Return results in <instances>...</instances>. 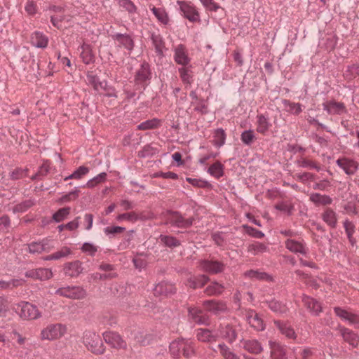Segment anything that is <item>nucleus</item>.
Returning a JSON list of instances; mask_svg holds the SVG:
<instances>
[{
    "instance_id": "21",
    "label": "nucleus",
    "mask_w": 359,
    "mask_h": 359,
    "mask_svg": "<svg viewBox=\"0 0 359 359\" xmlns=\"http://www.w3.org/2000/svg\"><path fill=\"white\" fill-rule=\"evenodd\" d=\"M48 38L42 33L35 32L31 36V43L38 48H45L48 45Z\"/></svg>"
},
{
    "instance_id": "37",
    "label": "nucleus",
    "mask_w": 359,
    "mask_h": 359,
    "mask_svg": "<svg viewBox=\"0 0 359 359\" xmlns=\"http://www.w3.org/2000/svg\"><path fill=\"white\" fill-rule=\"evenodd\" d=\"M323 220L330 226L335 227L337 218L335 212L330 208H327L323 214Z\"/></svg>"
},
{
    "instance_id": "57",
    "label": "nucleus",
    "mask_w": 359,
    "mask_h": 359,
    "mask_svg": "<svg viewBox=\"0 0 359 359\" xmlns=\"http://www.w3.org/2000/svg\"><path fill=\"white\" fill-rule=\"evenodd\" d=\"M81 250L83 252L93 256L97 251V247L91 243H85L82 245Z\"/></svg>"
},
{
    "instance_id": "6",
    "label": "nucleus",
    "mask_w": 359,
    "mask_h": 359,
    "mask_svg": "<svg viewBox=\"0 0 359 359\" xmlns=\"http://www.w3.org/2000/svg\"><path fill=\"white\" fill-rule=\"evenodd\" d=\"M103 339L105 342L114 348H125L126 343L121 337L116 332L107 331L103 333Z\"/></svg>"
},
{
    "instance_id": "54",
    "label": "nucleus",
    "mask_w": 359,
    "mask_h": 359,
    "mask_svg": "<svg viewBox=\"0 0 359 359\" xmlns=\"http://www.w3.org/2000/svg\"><path fill=\"white\" fill-rule=\"evenodd\" d=\"M161 241L168 247H176L180 245L179 241L173 237L171 236H161Z\"/></svg>"
},
{
    "instance_id": "63",
    "label": "nucleus",
    "mask_w": 359,
    "mask_h": 359,
    "mask_svg": "<svg viewBox=\"0 0 359 359\" xmlns=\"http://www.w3.org/2000/svg\"><path fill=\"white\" fill-rule=\"evenodd\" d=\"M79 217L75 218L73 221L65 224L66 229L69 231H74L79 226Z\"/></svg>"
},
{
    "instance_id": "58",
    "label": "nucleus",
    "mask_w": 359,
    "mask_h": 359,
    "mask_svg": "<svg viewBox=\"0 0 359 359\" xmlns=\"http://www.w3.org/2000/svg\"><path fill=\"white\" fill-rule=\"evenodd\" d=\"M23 283V280H12L10 282L6 281H0V287L1 288H7L10 287H18V285H21Z\"/></svg>"
},
{
    "instance_id": "7",
    "label": "nucleus",
    "mask_w": 359,
    "mask_h": 359,
    "mask_svg": "<svg viewBox=\"0 0 359 359\" xmlns=\"http://www.w3.org/2000/svg\"><path fill=\"white\" fill-rule=\"evenodd\" d=\"M177 4L180 5V10L186 18L191 22H196L199 20L198 12L193 5L180 1H177Z\"/></svg>"
},
{
    "instance_id": "38",
    "label": "nucleus",
    "mask_w": 359,
    "mask_h": 359,
    "mask_svg": "<svg viewBox=\"0 0 359 359\" xmlns=\"http://www.w3.org/2000/svg\"><path fill=\"white\" fill-rule=\"evenodd\" d=\"M150 76V72L149 69V65L147 64H144L142 65L140 70L137 72L136 75V79L139 82H144L147 79H149Z\"/></svg>"
},
{
    "instance_id": "8",
    "label": "nucleus",
    "mask_w": 359,
    "mask_h": 359,
    "mask_svg": "<svg viewBox=\"0 0 359 359\" xmlns=\"http://www.w3.org/2000/svg\"><path fill=\"white\" fill-rule=\"evenodd\" d=\"M246 319L250 325L257 331H262L265 329V324L258 314L252 310H248L245 313Z\"/></svg>"
},
{
    "instance_id": "12",
    "label": "nucleus",
    "mask_w": 359,
    "mask_h": 359,
    "mask_svg": "<svg viewBox=\"0 0 359 359\" xmlns=\"http://www.w3.org/2000/svg\"><path fill=\"white\" fill-rule=\"evenodd\" d=\"M175 61L181 65L186 66L189 62L190 59L188 57L187 51L183 45H178L175 48Z\"/></svg>"
},
{
    "instance_id": "62",
    "label": "nucleus",
    "mask_w": 359,
    "mask_h": 359,
    "mask_svg": "<svg viewBox=\"0 0 359 359\" xmlns=\"http://www.w3.org/2000/svg\"><path fill=\"white\" fill-rule=\"evenodd\" d=\"M29 250L32 253H40L43 252V245L41 242L33 243L29 245Z\"/></svg>"
},
{
    "instance_id": "11",
    "label": "nucleus",
    "mask_w": 359,
    "mask_h": 359,
    "mask_svg": "<svg viewBox=\"0 0 359 359\" xmlns=\"http://www.w3.org/2000/svg\"><path fill=\"white\" fill-rule=\"evenodd\" d=\"M324 110L330 114H342L346 111V107L342 102L330 101L323 104Z\"/></svg>"
},
{
    "instance_id": "48",
    "label": "nucleus",
    "mask_w": 359,
    "mask_h": 359,
    "mask_svg": "<svg viewBox=\"0 0 359 359\" xmlns=\"http://www.w3.org/2000/svg\"><path fill=\"white\" fill-rule=\"evenodd\" d=\"M53 273L48 269H37V279L44 280L51 278Z\"/></svg>"
},
{
    "instance_id": "5",
    "label": "nucleus",
    "mask_w": 359,
    "mask_h": 359,
    "mask_svg": "<svg viewBox=\"0 0 359 359\" xmlns=\"http://www.w3.org/2000/svg\"><path fill=\"white\" fill-rule=\"evenodd\" d=\"M55 293L72 299H83L86 294V291L82 287L77 286L62 287L58 289Z\"/></svg>"
},
{
    "instance_id": "39",
    "label": "nucleus",
    "mask_w": 359,
    "mask_h": 359,
    "mask_svg": "<svg viewBox=\"0 0 359 359\" xmlns=\"http://www.w3.org/2000/svg\"><path fill=\"white\" fill-rule=\"evenodd\" d=\"M152 13L156 18L164 25H166L168 22V17L164 9L161 8L153 7L151 8Z\"/></svg>"
},
{
    "instance_id": "44",
    "label": "nucleus",
    "mask_w": 359,
    "mask_h": 359,
    "mask_svg": "<svg viewBox=\"0 0 359 359\" xmlns=\"http://www.w3.org/2000/svg\"><path fill=\"white\" fill-rule=\"evenodd\" d=\"M332 199L327 195L316 193V205H327L331 204Z\"/></svg>"
},
{
    "instance_id": "34",
    "label": "nucleus",
    "mask_w": 359,
    "mask_h": 359,
    "mask_svg": "<svg viewBox=\"0 0 359 359\" xmlns=\"http://www.w3.org/2000/svg\"><path fill=\"white\" fill-rule=\"evenodd\" d=\"M208 278L205 276L202 275L197 278H190L188 280L187 285L189 287L191 288H197V287H201L205 285V284L208 282Z\"/></svg>"
},
{
    "instance_id": "3",
    "label": "nucleus",
    "mask_w": 359,
    "mask_h": 359,
    "mask_svg": "<svg viewBox=\"0 0 359 359\" xmlns=\"http://www.w3.org/2000/svg\"><path fill=\"white\" fill-rule=\"evenodd\" d=\"M170 350L173 355H178L180 353L189 358L194 353L192 341L184 339H177L170 345Z\"/></svg>"
},
{
    "instance_id": "25",
    "label": "nucleus",
    "mask_w": 359,
    "mask_h": 359,
    "mask_svg": "<svg viewBox=\"0 0 359 359\" xmlns=\"http://www.w3.org/2000/svg\"><path fill=\"white\" fill-rule=\"evenodd\" d=\"M189 313L190 318L196 323L203 324L207 322V317L201 309L189 308Z\"/></svg>"
},
{
    "instance_id": "52",
    "label": "nucleus",
    "mask_w": 359,
    "mask_h": 359,
    "mask_svg": "<svg viewBox=\"0 0 359 359\" xmlns=\"http://www.w3.org/2000/svg\"><path fill=\"white\" fill-rule=\"evenodd\" d=\"M265 245L260 243H255L249 245L248 250L249 252L253 254H257L259 252H264L265 250Z\"/></svg>"
},
{
    "instance_id": "40",
    "label": "nucleus",
    "mask_w": 359,
    "mask_h": 359,
    "mask_svg": "<svg viewBox=\"0 0 359 359\" xmlns=\"http://www.w3.org/2000/svg\"><path fill=\"white\" fill-rule=\"evenodd\" d=\"M219 352L224 359H240L239 356L234 354L225 344L219 345Z\"/></svg>"
},
{
    "instance_id": "43",
    "label": "nucleus",
    "mask_w": 359,
    "mask_h": 359,
    "mask_svg": "<svg viewBox=\"0 0 359 359\" xmlns=\"http://www.w3.org/2000/svg\"><path fill=\"white\" fill-rule=\"evenodd\" d=\"M106 176H107V174L105 172H102V173L97 175L94 178L90 180L89 181H88V182L84 186V187L93 188V187H95L97 184H98L101 183L102 182L104 181L105 178H106Z\"/></svg>"
},
{
    "instance_id": "22",
    "label": "nucleus",
    "mask_w": 359,
    "mask_h": 359,
    "mask_svg": "<svg viewBox=\"0 0 359 359\" xmlns=\"http://www.w3.org/2000/svg\"><path fill=\"white\" fill-rule=\"evenodd\" d=\"M147 217H145L142 212L137 213L136 212H130L127 213L120 214L117 216L116 219L119 222L123 220H128L131 222H135L139 219H145Z\"/></svg>"
},
{
    "instance_id": "26",
    "label": "nucleus",
    "mask_w": 359,
    "mask_h": 359,
    "mask_svg": "<svg viewBox=\"0 0 359 359\" xmlns=\"http://www.w3.org/2000/svg\"><path fill=\"white\" fill-rule=\"evenodd\" d=\"M257 131L261 134L265 135L271 126L268 119L262 114L257 117Z\"/></svg>"
},
{
    "instance_id": "53",
    "label": "nucleus",
    "mask_w": 359,
    "mask_h": 359,
    "mask_svg": "<svg viewBox=\"0 0 359 359\" xmlns=\"http://www.w3.org/2000/svg\"><path fill=\"white\" fill-rule=\"evenodd\" d=\"M179 72L183 82L186 83H190L191 76L189 69L188 68L182 67L179 69Z\"/></svg>"
},
{
    "instance_id": "20",
    "label": "nucleus",
    "mask_w": 359,
    "mask_h": 359,
    "mask_svg": "<svg viewBox=\"0 0 359 359\" xmlns=\"http://www.w3.org/2000/svg\"><path fill=\"white\" fill-rule=\"evenodd\" d=\"M285 246L290 251L292 252L301 254L306 253V248L304 245L301 242L294 238L287 239L285 241Z\"/></svg>"
},
{
    "instance_id": "42",
    "label": "nucleus",
    "mask_w": 359,
    "mask_h": 359,
    "mask_svg": "<svg viewBox=\"0 0 359 359\" xmlns=\"http://www.w3.org/2000/svg\"><path fill=\"white\" fill-rule=\"evenodd\" d=\"M226 135L224 131L222 129H218L215 132L214 135V144L217 147L222 146L225 142Z\"/></svg>"
},
{
    "instance_id": "19",
    "label": "nucleus",
    "mask_w": 359,
    "mask_h": 359,
    "mask_svg": "<svg viewBox=\"0 0 359 359\" xmlns=\"http://www.w3.org/2000/svg\"><path fill=\"white\" fill-rule=\"evenodd\" d=\"M217 337H222L226 339L229 342H232L236 339V334L231 326L226 325L220 327Z\"/></svg>"
},
{
    "instance_id": "13",
    "label": "nucleus",
    "mask_w": 359,
    "mask_h": 359,
    "mask_svg": "<svg viewBox=\"0 0 359 359\" xmlns=\"http://www.w3.org/2000/svg\"><path fill=\"white\" fill-rule=\"evenodd\" d=\"M175 292V286L168 282H161L157 284L154 289L156 296H167Z\"/></svg>"
},
{
    "instance_id": "4",
    "label": "nucleus",
    "mask_w": 359,
    "mask_h": 359,
    "mask_svg": "<svg viewBox=\"0 0 359 359\" xmlns=\"http://www.w3.org/2000/svg\"><path fill=\"white\" fill-rule=\"evenodd\" d=\"M18 307L20 308V316L25 320H35L41 316L38 308L29 302H21Z\"/></svg>"
},
{
    "instance_id": "47",
    "label": "nucleus",
    "mask_w": 359,
    "mask_h": 359,
    "mask_svg": "<svg viewBox=\"0 0 359 359\" xmlns=\"http://www.w3.org/2000/svg\"><path fill=\"white\" fill-rule=\"evenodd\" d=\"M270 309L276 313H284L286 311L287 308L285 305L277 301H271L269 303Z\"/></svg>"
},
{
    "instance_id": "33",
    "label": "nucleus",
    "mask_w": 359,
    "mask_h": 359,
    "mask_svg": "<svg viewBox=\"0 0 359 359\" xmlns=\"http://www.w3.org/2000/svg\"><path fill=\"white\" fill-rule=\"evenodd\" d=\"M344 227L350 243L352 246L355 245L356 240L353 237V234L355 232V225L351 222L346 219L344 222Z\"/></svg>"
},
{
    "instance_id": "9",
    "label": "nucleus",
    "mask_w": 359,
    "mask_h": 359,
    "mask_svg": "<svg viewBox=\"0 0 359 359\" xmlns=\"http://www.w3.org/2000/svg\"><path fill=\"white\" fill-rule=\"evenodd\" d=\"M337 329L345 341L348 342L353 347L358 346L359 344V337L357 334L341 325H339Z\"/></svg>"
},
{
    "instance_id": "14",
    "label": "nucleus",
    "mask_w": 359,
    "mask_h": 359,
    "mask_svg": "<svg viewBox=\"0 0 359 359\" xmlns=\"http://www.w3.org/2000/svg\"><path fill=\"white\" fill-rule=\"evenodd\" d=\"M337 164L348 175H353L358 170L357 163L346 158H339Z\"/></svg>"
},
{
    "instance_id": "17",
    "label": "nucleus",
    "mask_w": 359,
    "mask_h": 359,
    "mask_svg": "<svg viewBox=\"0 0 359 359\" xmlns=\"http://www.w3.org/2000/svg\"><path fill=\"white\" fill-rule=\"evenodd\" d=\"M67 276L76 277L82 272L81 263L79 261L67 263L64 268Z\"/></svg>"
},
{
    "instance_id": "32",
    "label": "nucleus",
    "mask_w": 359,
    "mask_h": 359,
    "mask_svg": "<svg viewBox=\"0 0 359 359\" xmlns=\"http://www.w3.org/2000/svg\"><path fill=\"white\" fill-rule=\"evenodd\" d=\"M89 172V168L84 165L80 166L77 170H76L72 174L69 176L65 177L64 180L67 181L68 180H81L85 175H86Z\"/></svg>"
},
{
    "instance_id": "15",
    "label": "nucleus",
    "mask_w": 359,
    "mask_h": 359,
    "mask_svg": "<svg viewBox=\"0 0 359 359\" xmlns=\"http://www.w3.org/2000/svg\"><path fill=\"white\" fill-rule=\"evenodd\" d=\"M113 39L116 41V43L120 47L131 51L134 46V42L129 35L116 34L113 36Z\"/></svg>"
},
{
    "instance_id": "55",
    "label": "nucleus",
    "mask_w": 359,
    "mask_h": 359,
    "mask_svg": "<svg viewBox=\"0 0 359 359\" xmlns=\"http://www.w3.org/2000/svg\"><path fill=\"white\" fill-rule=\"evenodd\" d=\"M203 6L208 11H217L219 8V5L213 0H200Z\"/></svg>"
},
{
    "instance_id": "18",
    "label": "nucleus",
    "mask_w": 359,
    "mask_h": 359,
    "mask_svg": "<svg viewBox=\"0 0 359 359\" xmlns=\"http://www.w3.org/2000/svg\"><path fill=\"white\" fill-rule=\"evenodd\" d=\"M201 267L205 271L210 273H218L223 270L224 266L217 261L205 260L201 262Z\"/></svg>"
},
{
    "instance_id": "35",
    "label": "nucleus",
    "mask_w": 359,
    "mask_h": 359,
    "mask_svg": "<svg viewBox=\"0 0 359 359\" xmlns=\"http://www.w3.org/2000/svg\"><path fill=\"white\" fill-rule=\"evenodd\" d=\"M274 323L280 330V332L285 334L287 338L294 339L295 337V332L290 325L283 324L279 321H274Z\"/></svg>"
},
{
    "instance_id": "23",
    "label": "nucleus",
    "mask_w": 359,
    "mask_h": 359,
    "mask_svg": "<svg viewBox=\"0 0 359 359\" xmlns=\"http://www.w3.org/2000/svg\"><path fill=\"white\" fill-rule=\"evenodd\" d=\"M269 346L272 359H283L285 355L284 349L278 343L269 341Z\"/></svg>"
},
{
    "instance_id": "46",
    "label": "nucleus",
    "mask_w": 359,
    "mask_h": 359,
    "mask_svg": "<svg viewBox=\"0 0 359 359\" xmlns=\"http://www.w3.org/2000/svg\"><path fill=\"white\" fill-rule=\"evenodd\" d=\"M223 287L217 283H212L205 290V292L208 295H214L220 294L222 292Z\"/></svg>"
},
{
    "instance_id": "41",
    "label": "nucleus",
    "mask_w": 359,
    "mask_h": 359,
    "mask_svg": "<svg viewBox=\"0 0 359 359\" xmlns=\"http://www.w3.org/2000/svg\"><path fill=\"white\" fill-rule=\"evenodd\" d=\"M158 125L159 121L156 118H154L141 123L140 124L138 125L137 128L139 130H145L156 128L158 127Z\"/></svg>"
},
{
    "instance_id": "64",
    "label": "nucleus",
    "mask_w": 359,
    "mask_h": 359,
    "mask_svg": "<svg viewBox=\"0 0 359 359\" xmlns=\"http://www.w3.org/2000/svg\"><path fill=\"white\" fill-rule=\"evenodd\" d=\"M348 321L350 324L353 325L355 327H359V316L358 315L351 313Z\"/></svg>"
},
{
    "instance_id": "59",
    "label": "nucleus",
    "mask_w": 359,
    "mask_h": 359,
    "mask_svg": "<svg viewBox=\"0 0 359 359\" xmlns=\"http://www.w3.org/2000/svg\"><path fill=\"white\" fill-rule=\"evenodd\" d=\"M41 244L43 245V252H50L55 247L54 241L49 238L43 239Z\"/></svg>"
},
{
    "instance_id": "51",
    "label": "nucleus",
    "mask_w": 359,
    "mask_h": 359,
    "mask_svg": "<svg viewBox=\"0 0 359 359\" xmlns=\"http://www.w3.org/2000/svg\"><path fill=\"white\" fill-rule=\"evenodd\" d=\"M246 277L251 278H255L259 280H263L267 278V275L264 273L259 272L258 271L250 270L245 273Z\"/></svg>"
},
{
    "instance_id": "10",
    "label": "nucleus",
    "mask_w": 359,
    "mask_h": 359,
    "mask_svg": "<svg viewBox=\"0 0 359 359\" xmlns=\"http://www.w3.org/2000/svg\"><path fill=\"white\" fill-rule=\"evenodd\" d=\"M168 222L178 227H187L192 224L191 219H184L177 212H170L167 217Z\"/></svg>"
},
{
    "instance_id": "30",
    "label": "nucleus",
    "mask_w": 359,
    "mask_h": 359,
    "mask_svg": "<svg viewBox=\"0 0 359 359\" xmlns=\"http://www.w3.org/2000/svg\"><path fill=\"white\" fill-rule=\"evenodd\" d=\"M204 306L208 311L215 313L224 311L226 309V306L224 303L217 302L213 300L205 302L204 303Z\"/></svg>"
},
{
    "instance_id": "56",
    "label": "nucleus",
    "mask_w": 359,
    "mask_h": 359,
    "mask_svg": "<svg viewBox=\"0 0 359 359\" xmlns=\"http://www.w3.org/2000/svg\"><path fill=\"white\" fill-rule=\"evenodd\" d=\"M124 231H125V228L121 227V226H107V227L104 228V232L106 235H110V234L115 235V234L123 233Z\"/></svg>"
},
{
    "instance_id": "60",
    "label": "nucleus",
    "mask_w": 359,
    "mask_h": 359,
    "mask_svg": "<svg viewBox=\"0 0 359 359\" xmlns=\"http://www.w3.org/2000/svg\"><path fill=\"white\" fill-rule=\"evenodd\" d=\"M330 187V182L327 180H321L318 182H316V189L325 191Z\"/></svg>"
},
{
    "instance_id": "24",
    "label": "nucleus",
    "mask_w": 359,
    "mask_h": 359,
    "mask_svg": "<svg viewBox=\"0 0 359 359\" xmlns=\"http://www.w3.org/2000/svg\"><path fill=\"white\" fill-rule=\"evenodd\" d=\"M198 340L203 342H211L216 340L217 334H212L209 330L198 329L196 330Z\"/></svg>"
},
{
    "instance_id": "16",
    "label": "nucleus",
    "mask_w": 359,
    "mask_h": 359,
    "mask_svg": "<svg viewBox=\"0 0 359 359\" xmlns=\"http://www.w3.org/2000/svg\"><path fill=\"white\" fill-rule=\"evenodd\" d=\"M243 348L252 354H259L264 348L259 341L256 339H248L243 341Z\"/></svg>"
},
{
    "instance_id": "50",
    "label": "nucleus",
    "mask_w": 359,
    "mask_h": 359,
    "mask_svg": "<svg viewBox=\"0 0 359 359\" xmlns=\"http://www.w3.org/2000/svg\"><path fill=\"white\" fill-rule=\"evenodd\" d=\"M255 138V134L252 130H245L241 134V140L248 145L253 142Z\"/></svg>"
},
{
    "instance_id": "61",
    "label": "nucleus",
    "mask_w": 359,
    "mask_h": 359,
    "mask_svg": "<svg viewBox=\"0 0 359 359\" xmlns=\"http://www.w3.org/2000/svg\"><path fill=\"white\" fill-rule=\"evenodd\" d=\"M276 208L280 211L290 214L292 206L285 202H282L276 205Z\"/></svg>"
},
{
    "instance_id": "27",
    "label": "nucleus",
    "mask_w": 359,
    "mask_h": 359,
    "mask_svg": "<svg viewBox=\"0 0 359 359\" xmlns=\"http://www.w3.org/2000/svg\"><path fill=\"white\" fill-rule=\"evenodd\" d=\"M208 172L215 178L219 179L224 175V165L219 161H216L208 168Z\"/></svg>"
},
{
    "instance_id": "1",
    "label": "nucleus",
    "mask_w": 359,
    "mask_h": 359,
    "mask_svg": "<svg viewBox=\"0 0 359 359\" xmlns=\"http://www.w3.org/2000/svg\"><path fill=\"white\" fill-rule=\"evenodd\" d=\"M83 343L88 351L94 354H102L104 346L100 335L94 331L86 330L83 335Z\"/></svg>"
},
{
    "instance_id": "31",
    "label": "nucleus",
    "mask_w": 359,
    "mask_h": 359,
    "mask_svg": "<svg viewBox=\"0 0 359 359\" xmlns=\"http://www.w3.org/2000/svg\"><path fill=\"white\" fill-rule=\"evenodd\" d=\"M281 102L284 109L291 114H298L302 111L301 106L297 103L287 100H283Z\"/></svg>"
},
{
    "instance_id": "29",
    "label": "nucleus",
    "mask_w": 359,
    "mask_h": 359,
    "mask_svg": "<svg viewBox=\"0 0 359 359\" xmlns=\"http://www.w3.org/2000/svg\"><path fill=\"white\" fill-rule=\"evenodd\" d=\"M72 252L71 250L68 247H63L60 250L49 255L44 257V260H58L61 258L67 257Z\"/></svg>"
},
{
    "instance_id": "2",
    "label": "nucleus",
    "mask_w": 359,
    "mask_h": 359,
    "mask_svg": "<svg viewBox=\"0 0 359 359\" xmlns=\"http://www.w3.org/2000/svg\"><path fill=\"white\" fill-rule=\"evenodd\" d=\"M67 332V327L61 323L49 324L41 330L39 338L42 341H55L62 338Z\"/></svg>"
},
{
    "instance_id": "49",
    "label": "nucleus",
    "mask_w": 359,
    "mask_h": 359,
    "mask_svg": "<svg viewBox=\"0 0 359 359\" xmlns=\"http://www.w3.org/2000/svg\"><path fill=\"white\" fill-rule=\"evenodd\" d=\"M187 181L196 187L205 188L210 186V184L207 181L201 179L187 177Z\"/></svg>"
},
{
    "instance_id": "28",
    "label": "nucleus",
    "mask_w": 359,
    "mask_h": 359,
    "mask_svg": "<svg viewBox=\"0 0 359 359\" xmlns=\"http://www.w3.org/2000/svg\"><path fill=\"white\" fill-rule=\"evenodd\" d=\"M336 41L331 36H325L319 40L318 46L324 49L325 50L330 51L334 48Z\"/></svg>"
},
{
    "instance_id": "36",
    "label": "nucleus",
    "mask_w": 359,
    "mask_h": 359,
    "mask_svg": "<svg viewBox=\"0 0 359 359\" xmlns=\"http://www.w3.org/2000/svg\"><path fill=\"white\" fill-rule=\"evenodd\" d=\"M81 57L85 64H90L93 61V54L90 46L83 43L81 46Z\"/></svg>"
},
{
    "instance_id": "45",
    "label": "nucleus",
    "mask_w": 359,
    "mask_h": 359,
    "mask_svg": "<svg viewBox=\"0 0 359 359\" xmlns=\"http://www.w3.org/2000/svg\"><path fill=\"white\" fill-rule=\"evenodd\" d=\"M70 212V208H63L60 209L58 211H57L53 216V219L57 222H60L62 220H64L67 215Z\"/></svg>"
}]
</instances>
